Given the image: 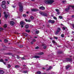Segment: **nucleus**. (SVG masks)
<instances>
[{"mask_svg": "<svg viewBox=\"0 0 74 74\" xmlns=\"http://www.w3.org/2000/svg\"><path fill=\"white\" fill-rule=\"evenodd\" d=\"M39 9H40V10H44L45 8V7L44 6H41L39 8Z\"/></svg>", "mask_w": 74, "mask_h": 74, "instance_id": "6e6552de", "label": "nucleus"}, {"mask_svg": "<svg viewBox=\"0 0 74 74\" xmlns=\"http://www.w3.org/2000/svg\"><path fill=\"white\" fill-rule=\"evenodd\" d=\"M55 10L57 12H59V9H56Z\"/></svg>", "mask_w": 74, "mask_h": 74, "instance_id": "c9c22d12", "label": "nucleus"}, {"mask_svg": "<svg viewBox=\"0 0 74 74\" xmlns=\"http://www.w3.org/2000/svg\"><path fill=\"white\" fill-rule=\"evenodd\" d=\"M70 6H69L68 8L65 9V11L66 12H69V10H70Z\"/></svg>", "mask_w": 74, "mask_h": 74, "instance_id": "423d86ee", "label": "nucleus"}, {"mask_svg": "<svg viewBox=\"0 0 74 74\" xmlns=\"http://www.w3.org/2000/svg\"><path fill=\"white\" fill-rule=\"evenodd\" d=\"M31 43L32 44H33V41H32Z\"/></svg>", "mask_w": 74, "mask_h": 74, "instance_id": "6e6d98bb", "label": "nucleus"}, {"mask_svg": "<svg viewBox=\"0 0 74 74\" xmlns=\"http://www.w3.org/2000/svg\"><path fill=\"white\" fill-rule=\"evenodd\" d=\"M48 23H49L53 24L54 23H55V21L54 20H49L48 21Z\"/></svg>", "mask_w": 74, "mask_h": 74, "instance_id": "20e7f679", "label": "nucleus"}, {"mask_svg": "<svg viewBox=\"0 0 74 74\" xmlns=\"http://www.w3.org/2000/svg\"><path fill=\"white\" fill-rule=\"evenodd\" d=\"M59 18L60 19H62L63 18V17H62V16H59Z\"/></svg>", "mask_w": 74, "mask_h": 74, "instance_id": "2f4dec72", "label": "nucleus"}, {"mask_svg": "<svg viewBox=\"0 0 74 74\" xmlns=\"http://www.w3.org/2000/svg\"><path fill=\"white\" fill-rule=\"evenodd\" d=\"M33 41L34 42H35V41H36V40H35V39H33Z\"/></svg>", "mask_w": 74, "mask_h": 74, "instance_id": "864d4df0", "label": "nucleus"}, {"mask_svg": "<svg viewBox=\"0 0 74 74\" xmlns=\"http://www.w3.org/2000/svg\"><path fill=\"white\" fill-rule=\"evenodd\" d=\"M1 5H5V1H3Z\"/></svg>", "mask_w": 74, "mask_h": 74, "instance_id": "2eb2a0df", "label": "nucleus"}, {"mask_svg": "<svg viewBox=\"0 0 74 74\" xmlns=\"http://www.w3.org/2000/svg\"><path fill=\"white\" fill-rule=\"evenodd\" d=\"M23 34L24 35V36H27V34H26L25 33H23Z\"/></svg>", "mask_w": 74, "mask_h": 74, "instance_id": "b1692460", "label": "nucleus"}, {"mask_svg": "<svg viewBox=\"0 0 74 74\" xmlns=\"http://www.w3.org/2000/svg\"><path fill=\"white\" fill-rule=\"evenodd\" d=\"M1 20H0V24H1Z\"/></svg>", "mask_w": 74, "mask_h": 74, "instance_id": "052dcab7", "label": "nucleus"}, {"mask_svg": "<svg viewBox=\"0 0 74 74\" xmlns=\"http://www.w3.org/2000/svg\"><path fill=\"white\" fill-rule=\"evenodd\" d=\"M37 73L38 74H41V72L40 71H38Z\"/></svg>", "mask_w": 74, "mask_h": 74, "instance_id": "c756f323", "label": "nucleus"}, {"mask_svg": "<svg viewBox=\"0 0 74 74\" xmlns=\"http://www.w3.org/2000/svg\"><path fill=\"white\" fill-rule=\"evenodd\" d=\"M0 60L1 62H3V60Z\"/></svg>", "mask_w": 74, "mask_h": 74, "instance_id": "e2e57ef3", "label": "nucleus"}, {"mask_svg": "<svg viewBox=\"0 0 74 74\" xmlns=\"http://www.w3.org/2000/svg\"><path fill=\"white\" fill-rule=\"evenodd\" d=\"M36 34H38V33H39V31H36Z\"/></svg>", "mask_w": 74, "mask_h": 74, "instance_id": "72a5a7b5", "label": "nucleus"}, {"mask_svg": "<svg viewBox=\"0 0 74 74\" xmlns=\"http://www.w3.org/2000/svg\"><path fill=\"white\" fill-rule=\"evenodd\" d=\"M54 38H55L56 40H58V37H56V36H54Z\"/></svg>", "mask_w": 74, "mask_h": 74, "instance_id": "ea45409f", "label": "nucleus"}, {"mask_svg": "<svg viewBox=\"0 0 74 74\" xmlns=\"http://www.w3.org/2000/svg\"><path fill=\"white\" fill-rule=\"evenodd\" d=\"M39 55H44V53H43L42 52H41V53H39Z\"/></svg>", "mask_w": 74, "mask_h": 74, "instance_id": "bb28decb", "label": "nucleus"}, {"mask_svg": "<svg viewBox=\"0 0 74 74\" xmlns=\"http://www.w3.org/2000/svg\"><path fill=\"white\" fill-rule=\"evenodd\" d=\"M61 36L62 37H64V34H62L61 35Z\"/></svg>", "mask_w": 74, "mask_h": 74, "instance_id": "79ce46f5", "label": "nucleus"}, {"mask_svg": "<svg viewBox=\"0 0 74 74\" xmlns=\"http://www.w3.org/2000/svg\"><path fill=\"white\" fill-rule=\"evenodd\" d=\"M8 66L9 67V68H10L11 67V65L10 64H8Z\"/></svg>", "mask_w": 74, "mask_h": 74, "instance_id": "58836bf2", "label": "nucleus"}, {"mask_svg": "<svg viewBox=\"0 0 74 74\" xmlns=\"http://www.w3.org/2000/svg\"><path fill=\"white\" fill-rule=\"evenodd\" d=\"M39 13L40 15H43V16H44V13L42 12H39Z\"/></svg>", "mask_w": 74, "mask_h": 74, "instance_id": "f3484780", "label": "nucleus"}, {"mask_svg": "<svg viewBox=\"0 0 74 74\" xmlns=\"http://www.w3.org/2000/svg\"><path fill=\"white\" fill-rule=\"evenodd\" d=\"M25 21L26 22H31V20H27V19H25Z\"/></svg>", "mask_w": 74, "mask_h": 74, "instance_id": "dca6fc26", "label": "nucleus"}, {"mask_svg": "<svg viewBox=\"0 0 74 74\" xmlns=\"http://www.w3.org/2000/svg\"><path fill=\"white\" fill-rule=\"evenodd\" d=\"M21 27H23V25H21Z\"/></svg>", "mask_w": 74, "mask_h": 74, "instance_id": "5fc2aeb1", "label": "nucleus"}, {"mask_svg": "<svg viewBox=\"0 0 74 74\" xmlns=\"http://www.w3.org/2000/svg\"><path fill=\"white\" fill-rule=\"evenodd\" d=\"M4 30V29L3 28H0V31H1V30Z\"/></svg>", "mask_w": 74, "mask_h": 74, "instance_id": "a19ab883", "label": "nucleus"}, {"mask_svg": "<svg viewBox=\"0 0 74 74\" xmlns=\"http://www.w3.org/2000/svg\"><path fill=\"white\" fill-rule=\"evenodd\" d=\"M60 32V31H57L55 33L56 35H57L58 34V33H59Z\"/></svg>", "mask_w": 74, "mask_h": 74, "instance_id": "393cba45", "label": "nucleus"}, {"mask_svg": "<svg viewBox=\"0 0 74 74\" xmlns=\"http://www.w3.org/2000/svg\"><path fill=\"white\" fill-rule=\"evenodd\" d=\"M72 18H74V15H73L72 16Z\"/></svg>", "mask_w": 74, "mask_h": 74, "instance_id": "4d7b16f0", "label": "nucleus"}, {"mask_svg": "<svg viewBox=\"0 0 74 74\" xmlns=\"http://www.w3.org/2000/svg\"><path fill=\"white\" fill-rule=\"evenodd\" d=\"M7 27V25L6 24H5L3 26V27L4 28H6Z\"/></svg>", "mask_w": 74, "mask_h": 74, "instance_id": "5701e85b", "label": "nucleus"}, {"mask_svg": "<svg viewBox=\"0 0 74 74\" xmlns=\"http://www.w3.org/2000/svg\"><path fill=\"white\" fill-rule=\"evenodd\" d=\"M43 16H48V14L46 13H44Z\"/></svg>", "mask_w": 74, "mask_h": 74, "instance_id": "6ab92c4d", "label": "nucleus"}, {"mask_svg": "<svg viewBox=\"0 0 74 74\" xmlns=\"http://www.w3.org/2000/svg\"><path fill=\"white\" fill-rule=\"evenodd\" d=\"M22 60H26V56H24V57L21 58Z\"/></svg>", "mask_w": 74, "mask_h": 74, "instance_id": "f8f14e48", "label": "nucleus"}, {"mask_svg": "<svg viewBox=\"0 0 74 74\" xmlns=\"http://www.w3.org/2000/svg\"><path fill=\"white\" fill-rule=\"evenodd\" d=\"M7 55H12V54L11 53H7Z\"/></svg>", "mask_w": 74, "mask_h": 74, "instance_id": "cd10ccee", "label": "nucleus"}, {"mask_svg": "<svg viewBox=\"0 0 74 74\" xmlns=\"http://www.w3.org/2000/svg\"><path fill=\"white\" fill-rule=\"evenodd\" d=\"M7 3L8 4H10V3L8 1H7Z\"/></svg>", "mask_w": 74, "mask_h": 74, "instance_id": "680f3d73", "label": "nucleus"}, {"mask_svg": "<svg viewBox=\"0 0 74 74\" xmlns=\"http://www.w3.org/2000/svg\"><path fill=\"white\" fill-rule=\"evenodd\" d=\"M0 42H2V40L0 39Z\"/></svg>", "mask_w": 74, "mask_h": 74, "instance_id": "774afa93", "label": "nucleus"}, {"mask_svg": "<svg viewBox=\"0 0 74 74\" xmlns=\"http://www.w3.org/2000/svg\"><path fill=\"white\" fill-rule=\"evenodd\" d=\"M58 31H60V28H58Z\"/></svg>", "mask_w": 74, "mask_h": 74, "instance_id": "603ef678", "label": "nucleus"}, {"mask_svg": "<svg viewBox=\"0 0 74 74\" xmlns=\"http://www.w3.org/2000/svg\"><path fill=\"white\" fill-rule=\"evenodd\" d=\"M32 58H36V59H37V58H40V56H35L33 57Z\"/></svg>", "mask_w": 74, "mask_h": 74, "instance_id": "9b49d317", "label": "nucleus"}, {"mask_svg": "<svg viewBox=\"0 0 74 74\" xmlns=\"http://www.w3.org/2000/svg\"><path fill=\"white\" fill-rule=\"evenodd\" d=\"M49 69H50V70H51V69H52V66H50L49 67Z\"/></svg>", "mask_w": 74, "mask_h": 74, "instance_id": "de8ad7c7", "label": "nucleus"}, {"mask_svg": "<svg viewBox=\"0 0 74 74\" xmlns=\"http://www.w3.org/2000/svg\"><path fill=\"white\" fill-rule=\"evenodd\" d=\"M20 24L21 25H25V23L24 22H23L22 21H21V22H20Z\"/></svg>", "mask_w": 74, "mask_h": 74, "instance_id": "ddd939ff", "label": "nucleus"}, {"mask_svg": "<svg viewBox=\"0 0 74 74\" xmlns=\"http://www.w3.org/2000/svg\"><path fill=\"white\" fill-rule=\"evenodd\" d=\"M23 73H27V71H24L23 72Z\"/></svg>", "mask_w": 74, "mask_h": 74, "instance_id": "f704fd0d", "label": "nucleus"}, {"mask_svg": "<svg viewBox=\"0 0 74 74\" xmlns=\"http://www.w3.org/2000/svg\"><path fill=\"white\" fill-rule=\"evenodd\" d=\"M18 3V5L20 7L19 11L20 12H22L23 11V7L22 6L21 3L19 2Z\"/></svg>", "mask_w": 74, "mask_h": 74, "instance_id": "f257e3e1", "label": "nucleus"}, {"mask_svg": "<svg viewBox=\"0 0 74 74\" xmlns=\"http://www.w3.org/2000/svg\"><path fill=\"white\" fill-rule=\"evenodd\" d=\"M38 48H39V47L38 46L35 48L36 49H38Z\"/></svg>", "mask_w": 74, "mask_h": 74, "instance_id": "09e8293b", "label": "nucleus"}, {"mask_svg": "<svg viewBox=\"0 0 74 74\" xmlns=\"http://www.w3.org/2000/svg\"><path fill=\"white\" fill-rule=\"evenodd\" d=\"M53 18L54 19H56V20L57 19V18L56 17H53Z\"/></svg>", "mask_w": 74, "mask_h": 74, "instance_id": "8fccbe9b", "label": "nucleus"}, {"mask_svg": "<svg viewBox=\"0 0 74 74\" xmlns=\"http://www.w3.org/2000/svg\"><path fill=\"white\" fill-rule=\"evenodd\" d=\"M4 72L2 70H0V74H4Z\"/></svg>", "mask_w": 74, "mask_h": 74, "instance_id": "4468645a", "label": "nucleus"}, {"mask_svg": "<svg viewBox=\"0 0 74 74\" xmlns=\"http://www.w3.org/2000/svg\"><path fill=\"white\" fill-rule=\"evenodd\" d=\"M54 2V1L52 0H47L46 1V4H52Z\"/></svg>", "mask_w": 74, "mask_h": 74, "instance_id": "7ed1b4c3", "label": "nucleus"}, {"mask_svg": "<svg viewBox=\"0 0 74 74\" xmlns=\"http://www.w3.org/2000/svg\"><path fill=\"white\" fill-rule=\"evenodd\" d=\"M59 14H60V12H58L57 13V14H58L59 15Z\"/></svg>", "mask_w": 74, "mask_h": 74, "instance_id": "0e129e2a", "label": "nucleus"}, {"mask_svg": "<svg viewBox=\"0 0 74 74\" xmlns=\"http://www.w3.org/2000/svg\"><path fill=\"white\" fill-rule=\"evenodd\" d=\"M3 14H4V16L5 19H7V17L9 18L10 15V13H6L5 12H3Z\"/></svg>", "mask_w": 74, "mask_h": 74, "instance_id": "f03ea898", "label": "nucleus"}, {"mask_svg": "<svg viewBox=\"0 0 74 74\" xmlns=\"http://www.w3.org/2000/svg\"><path fill=\"white\" fill-rule=\"evenodd\" d=\"M67 61H71V62L72 61V59L70 58H66V59Z\"/></svg>", "mask_w": 74, "mask_h": 74, "instance_id": "1a4fd4ad", "label": "nucleus"}, {"mask_svg": "<svg viewBox=\"0 0 74 74\" xmlns=\"http://www.w3.org/2000/svg\"><path fill=\"white\" fill-rule=\"evenodd\" d=\"M30 18L31 19H32V20L34 19V17H33V16H31L30 17Z\"/></svg>", "mask_w": 74, "mask_h": 74, "instance_id": "412c9836", "label": "nucleus"}, {"mask_svg": "<svg viewBox=\"0 0 74 74\" xmlns=\"http://www.w3.org/2000/svg\"><path fill=\"white\" fill-rule=\"evenodd\" d=\"M23 16H24V17H26V15L25 14H24L23 15Z\"/></svg>", "mask_w": 74, "mask_h": 74, "instance_id": "c03bdc74", "label": "nucleus"}, {"mask_svg": "<svg viewBox=\"0 0 74 74\" xmlns=\"http://www.w3.org/2000/svg\"><path fill=\"white\" fill-rule=\"evenodd\" d=\"M8 40H7L6 39H5L4 40V42H8Z\"/></svg>", "mask_w": 74, "mask_h": 74, "instance_id": "aec40b11", "label": "nucleus"}, {"mask_svg": "<svg viewBox=\"0 0 74 74\" xmlns=\"http://www.w3.org/2000/svg\"><path fill=\"white\" fill-rule=\"evenodd\" d=\"M70 67V66L68 65L66 66V69H69V68Z\"/></svg>", "mask_w": 74, "mask_h": 74, "instance_id": "a878e982", "label": "nucleus"}, {"mask_svg": "<svg viewBox=\"0 0 74 74\" xmlns=\"http://www.w3.org/2000/svg\"><path fill=\"white\" fill-rule=\"evenodd\" d=\"M25 27L26 29H27L29 27V25H26L25 26Z\"/></svg>", "mask_w": 74, "mask_h": 74, "instance_id": "c85d7f7f", "label": "nucleus"}, {"mask_svg": "<svg viewBox=\"0 0 74 74\" xmlns=\"http://www.w3.org/2000/svg\"><path fill=\"white\" fill-rule=\"evenodd\" d=\"M62 29H63V30H65V29H66V28L65 27H63L62 28Z\"/></svg>", "mask_w": 74, "mask_h": 74, "instance_id": "49530a36", "label": "nucleus"}, {"mask_svg": "<svg viewBox=\"0 0 74 74\" xmlns=\"http://www.w3.org/2000/svg\"><path fill=\"white\" fill-rule=\"evenodd\" d=\"M71 41H74V39H72Z\"/></svg>", "mask_w": 74, "mask_h": 74, "instance_id": "338daca9", "label": "nucleus"}, {"mask_svg": "<svg viewBox=\"0 0 74 74\" xmlns=\"http://www.w3.org/2000/svg\"><path fill=\"white\" fill-rule=\"evenodd\" d=\"M15 68H16H16H19L20 67V66L19 65H15Z\"/></svg>", "mask_w": 74, "mask_h": 74, "instance_id": "a211bd4d", "label": "nucleus"}, {"mask_svg": "<svg viewBox=\"0 0 74 74\" xmlns=\"http://www.w3.org/2000/svg\"><path fill=\"white\" fill-rule=\"evenodd\" d=\"M1 6L2 8L3 9H4L6 10L7 9V8H6V6L5 5H1Z\"/></svg>", "mask_w": 74, "mask_h": 74, "instance_id": "39448f33", "label": "nucleus"}, {"mask_svg": "<svg viewBox=\"0 0 74 74\" xmlns=\"http://www.w3.org/2000/svg\"><path fill=\"white\" fill-rule=\"evenodd\" d=\"M26 32H27V33H29L30 32V30H25Z\"/></svg>", "mask_w": 74, "mask_h": 74, "instance_id": "473e14b6", "label": "nucleus"}, {"mask_svg": "<svg viewBox=\"0 0 74 74\" xmlns=\"http://www.w3.org/2000/svg\"><path fill=\"white\" fill-rule=\"evenodd\" d=\"M14 22L13 21L10 22V24L11 26H14Z\"/></svg>", "mask_w": 74, "mask_h": 74, "instance_id": "9d476101", "label": "nucleus"}, {"mask_svg": "<svg viewBox=\"0 0 74 74\" xmlns=\"http://www.w3.org/2000/svg\"><path fill=\"white\" fill-rule=\"evenodd\" d=\"M21 57H20L19 56L17 55V59H19V58H21Z\"/></svg>", "mask_w": 74, "mask_h": 74, "instance_id": "e433bc0d", "label": "nucleus"}, {"mask_svg": "<svg viewBox=\"0 0 74 74\" xmlns=\"http://www.w3.org/2000/svg\"><path fill=\"white\" fill-rule=\"evenodd\" d=\"M43 48L44 49H46V48H47V47L45 46H44L43 47Z\"/></svg>", "mask_w": 74, "mask_h": 74, "instance_id": "a18cd8bd", "label": "nucleus"}, {"mask_svg": "<svg viewBox=\"0 0 74 74\" xmlns=\"http://www.w3.org/2000/svg\"><path fill=\"white\" fill-rule=\"evenodd\" d=\"M5 61H8V60H7V59H5Z\"/></svg>", "mask_w": 74, "mask_h": 74, "instance_id": "bf43d9fd", "label": "nucleus"}, {"mask_svg": "<svg viewBox=\"0 0 74 74\" xmlns=\"http://www.w3.org/2000/svg\"><path fill=\"white\" fill-rule=\"evenodd\" d=\"M19 47H20V48H22V47H23V45H20V46H19Z\"/></svg>", "mask_w": 74, "mask_h": 74, "instance_id": "37998d69", "label": "nucleus"}, {"mask_svg": "<svg viewBox=\"0 0 74 74\" xmlns=\"http://www.w3.org/2000/svg\"><path fill=\"white\" fill-rule=\"evenodd\" d=\"M23 67H25L26 66V65H23Z\"/></svg>", "mask_w": 74, "mask_h": 74, "instance_id": "13d9d810", "label": "nucleus"}, {"mask_svg": "<svg viewBox=\"0 0 74 74\" xmlns=\"http://www.w3.org/2000/svg\"><path fill=\"white\" fill-rule=\"evenodd\" d=\"M39 10L37 9H31V11H34V12H36V11H38Z\"/></svg>", "mask_w": 74, "mask_h": 74, "instance_id": "0eeeda50", "label": "nucleus"}, {"mask_svg": "<svg viewBox=\"0 0 74 74\" xmlns=\"http://www.w3.org/2000/svg\"><path fill=\"white\" fill-rule=\"evenodd\" d=\"M49 70H50V69H49V68H48L46 69V71H49Z\"/></svg>", "mask_w": 74, "mask_h": 74, "instance_id": "3c124183", "label": "nucleus"}, {"mask_svg": "<svg viewBox=\"0 0 74 74\" xmlns=\"http://www.w3.org/2000/svg\"><path fill=\"white\" fill-rule=\"evenodd\" d=\"M52 42L53 43V44H54V45H55V44H56V42H55V40H53L52 41Z\"/></svg>", "mask_w": 74, "mask_h": 74, "instance_id": "7c9ffc66", "label": "nucleus"}, {"mask_svg": "<svg viewBox=\"0 0 74 74\" xmlns=\"http://www.w3.org/2000/svg\"><path fill=\"white\" fill-rule=\"evenodd\" d=\"M64 2H65V1H62V2L63 3H64Z\"/></svg>", "mask_w": 74, "mask_h": 74, "instance_id": "69168bd1", "label": "nucleus"}, {"mask_svg": "<svg viewBox=\"0 0 74 74\" xmlns=\"http://www.w3.org/2000/svg\"><path fill=\"white\" fill-rule=\"evenodd\" d=\"M69 8H70V7H71L72 8H74V5H69Z\"/></svg>", "mask_w": 74, "mask_h": 74, "instance_id": "4be33fe9", "label": "nucleus"}, {"mask_svg": "<svg viewBox=\"0 0 74 74\" xmlns=\"http://www.w3.org/2000/svg\"><path fill=\"white\" fill-rule=\"evenodd\" d=\"M58 53L59 54H60L62 53V51H58Z\"/></svg>", "mask_w": 74, "mask_h": 74, "instance_id": "4c0bfd02", "label": "nucleus"}]
</instances>
